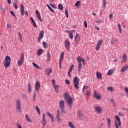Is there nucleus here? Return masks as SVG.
Here are the masks:
<instances>
[{"instance_id":"f257e3e1","label":"nucleus","mask_w":128,"mask_h":128,"mask_svg":"<svg viewBox=\"0 0 128 128\" xmlns=\"http://www.w3.org/2000/svg\"><path fill=\"white\" fill-rule=\"evenodd\" d=\"M16 112H22V104L20 100L18 99L16 100Z\"/></svg>"},{"instance_id":"f03ea898","label":"nucleus","mask_w":128,"mask_h":128,"mask_svg":"<svg viewBox=\"0 0 128 128\" xmlns=\"http://www.w3.org/2000/svg\"><path fill=\"white\" fill-rule=\"evenodd\" d=\"M79 82L80 80L78 78V76H75L73 80V84L76 90H78V88H80V87L78 86Z\"/></svg>"},{"instance_id":"7ed1b4c3","label":"nucleus","mask_w":128,"mask_h":128,"mask_svg":"<svg viewBox=\"0 0 128 128\" xmlns=\"http://www.w3.org/2000/svg\"><path fill=\"white\" fill-rule=\"evenodd\" d=\"M12 60L10 59V56H7L5 60L4 61V66L5 68H8L10 66V60Z\"/></svg>"},{"instance_id":"20e7f679","label":"nucleus","mask_w":128,"mask_h":128,"mask_svg":"<svg viewBox=\"0 0 128 128\" xmlns=\"http://www.w3.org/2000/svg\"><path fill=\"white\" fill-rule=\"evenodd\" d=\"M65 100L68 104L69 108H72V105L73 104V98L70 96H66L65 97Z\"/></svg>"},{"instance_id":"39448f33","label":"nucleus","mask_w":128,"mask_h":128,"mask_svg":"<svg viewBox=\"0 0 128 128\" xmlns=\"http://www.w3.org/2000/svg\"><path fill=\"white\" fill-rule=\"evenodd\" d=\"M59 106H60L61 112L62 114H64L66 113L65 109H64V102L63 100H61L59 102Z\"/></svg>"},{"instance_id":"423d86ee","label":"nucleus","mask_w":128,"mask_h":128,"mask_svg":"<svg viewBox=\"0 0 128 128\" xmlns=\"http://www.w3.org/2000/svg\"><path fill=\"white\" fill-rule=\"evenodd\" d=\"M115 118H116V120H115L116 127V128H120V127L121 126L120 119L118 116H116Z\"/></svg>"},{"instance_id":"0eeeda50","label":"nucleus","mask_w":128,"mask_h":128,"mask_svg":"<svg viewBox=\"0 0 128 128\" xmlns=\"http://www.w3.org/2000/svg\"><path fill=\"white\" fill-rule=\"evenodd\" d=\"M46 114L44 113L43 116H42V128L46 127Z\"/></svg>"},{"instance_id":"6e6552de","label":"nucleus","mask_w":128,"mask_h":128,"mask_svg":"<svg viewBox=\"0 0 128 128\" xmlns=\"http://www.w3.org/2000/svg\"><path fill=\"white\" fill-rule=\"evenodd\" d=\"M64 47L66 48H67L68 50H70V40L66 38L64 41Z\"/></svg>"},{"instance_id":"1a4fd4ad","label":"nucleus","mask_w":128,"mask_h":128,"mask_svg":"<svg viewBox=\"0 0 128 128\" xmlns=\"http://www.w3.org/2000/svg\"><path fill=\"white\" fill-rule=\"evenodd\" d=\"M64 53L62 52L60 55L59 59V68H62V60H64Z\"/></svg>"},{"instance_id":"9d476101","label":"nucleus","mask_w":128,"mask_h":128,"mask_svg":"<svg viewBox=\"0 0 128 128\" xmlns=\"http://www.w3.org/2000/svg\"><path fill=\"white\" fill-rule=\"evenodd\" d=\"M66 32L69 34L70 38L72 40V38H74V30H71L70 31L69 30H66Z\"/></svg>"},{"instance_id":"9b49d317","label":"nucleus","mask_w":128,"mask_h":128,"mask_svg":"<svg viewBox=\"0 0 128 128\" xmlns=\"http://www.w3.org/2000/svg\"><path fill=\"white\" fill-rule=\"evenodd\" d=\"M20 12L21 14V16H24V3H22L20 4Z\"/></svg>"},{"instance_id":"f8f14e48","label":"nucleus","mask_w":128,"mask_h":128,"mask_svg":"<svg viewBox=\"0 0 128 128\" xmlns=\"http://www.w3.org/2000/svg\"><path fill=\"white\" fill-rule=\"evenodd\" d=\"M40 83L38 81H37L35 83L34 89L36 92L40 90Z\"/></svg>"},{"instance_id":"ddd939ff","label":"nucleus","mask_w":128,"mask_h":128,"mask_svg":"<svg viewBox=\"0 0 128 128\" xmlns=\"http://www.w3.org/2000/svg\"><path fill=\"white\" fill-rule=\"evenodd\" d=\"M102 40H100L98 42L96 48V50H98L100 48V46L102 44Z\"/></svg>"},{"instance_id":"4468645a","label":"nucleus","mask_w":128,"mask_h":128,"mask_svg":"<svg viewBox=\"0 0 128 128\" xmlns=\"http://www.w3.org/2000/svg\"><path fill=\"white\" fill-rule=\"evenodd\" d=\"M95 112H98V114H102V109L101 106H96L95 107Z\"/></svg>"},{"instance_id":"2eb2a0df","label":"nucleus","mask_w":128,"mask_h":128,"mask_svg":"<svg viewBox=\"0 0 128 128\" xmlns=\"http://www.w3.org/2000/svg\"><path fill=\"white\" fill-rule=\"evenodd\" d=\"M75 42L77 44H78L80 43V36L78 34H76L75 36Z\"/></svg>"},{"instance_id":"dca6fc26","label":"nucleus","mask_w":128,"mask_h":128,"mask_svg":"<svg viewBox=\"0 0 128 128\" xmlns=\"http://www.w3.org/2000/svg\"><path fill=\"white\" fill-rule=\"evenodd\" d=\"M36 14L37 16V18L38 20H40V22H42V17L40 16V12H38V10H36Z\"/></svg>"},{"instance_id":"f3484780","label":"nucleus","mask_w":128,"mask_h":128,"mask_svg":"<svg viewBox=\"0 0 128 128\" xmlns=\"http://www.w3.org/2000/svg\"><path fill=\"white\" fill-rule=\"evenodd\" d=\"M25 118L26 120L28 122L31 124L33 122L32 120L31 119L30 117L28 114L25 115Z\"/></svg>"},{"instance_id":"a211bd4d","label":"nucleus","mask_w":128,"mask_h":128,"mask_svg":"<svg viewBox=\"0 0 128 128\" xmlns=\"http://www.w3.org/2000/svg\"><path fill=\"white\" fill-rule=\"evenodd\" d=\"M44 72L46 74L47 76H50V74L52 72V70L50 68H48L45 70Z\"/></svg>"},{"instance_id":"6ab92c4d","label":"nucleus","mask_w":128,"mask_h":128,"mask_svg":"<svg viewBox=\"0 0 128 128\" xmlns=\"http://www.w3.org/2000/svg\"><path fill=\"white\" fill-rule=\"evenodd\" d=\"M96 76L98 80H102V75L100 72L96 73Z\"/></svg>"},{"instance_id":"aec40b11","label":"nucleus","mask_w":128,"mask_h":128,"mask_svg":"<svg viewBox=\"0 0 128 128\" xmlns=\"http://www.w3.org/2000/svg\"><path fill=\"white\" fill-rule=\"evenodd\" d=\"M126 60H128V56H126V54H124L122 57V62H126Z\"/></svg>"},{"instance_id":"412c9836","label":"nucleus","mask_w":128,"mask_h":128,"mask_svg":"<svg viewBox=\"0 0 128 128\" xmlns=\"http://www.w3.org/2000/svg\"><path fill=\"white\" fill-rule=\"evenodd\" d=\"M57 113L56 118L58 119V121H60L62 119L60 118V110H57Z\"/></svg>"},{"instance_id":"4be33fe9","label":"nucleus","mask_w":128,"mask_h":128,"mask_svg":"<svg viewBox=\"0 0 128 128\" xmlns=\"http://www.w3.org/2000/svg\"><path fill=\"white\" fill-rule=\"evenodd\" d=\"M44 31L43 30L40 31L38 38H44Z\"/></svg>"},{"instance_id":"5701e85b","label":"nucleus","mask_w":128,"mask_h":128,"mask_svg":"<svg viewBox=\"0 0 128 128\" xmlns=\"http://www.w3.org/2000/svg\"><path fill=\"white\" fill-rule=\"evenodd\" d=\"M24 62V60H22V59L18 60L17 62L18 66H22V64Z\"/></svg>"},{"instance_id":"b1692460","label":"nucleus","mask_w":128,"mask_h":128,"mask_svg":"<svg viewBox=\"0 0 128 128\" xmlns=\"http://www.w3.org/2000/svg\"><path fill=\"white\" fill-rule=\"evenodd\" d=\"M128 70V65H126L125 66H124L121 69V72H124L126 70Z\"/></svg>"},{"instance_id":"393cba45","label":"nucleus","mask_w":128,"mask_h":128,"mask_svg":"<svg viewBox=\"0 0 128 128\" xmlns=\"http://www.w3.org/2000/svg\"><path fill=\"white\" fill-rule=\"evenodd\" d=\"M53 86L54 88V90L56 92V93L58 92V90H60V86L58 85H54Z\"/></svg>"},{"instance_id":"a878e982","label":"nucleus","mask_w":128,"mask_h":128,"mask_svg":"<svg viewBox=\"0 0 128 128\" xmlns=\"http://www.w3.org/2000/svg\"><path fill=\"white\" fill-rule=\"evenodd\" d=\"M28 92H32V84L30 82L28 83Z\"/></svg>"},{"instance_id":"bb28decb","label":"nucleus","mask_w":128,"mask_h":128,"mask_svg":"<svg viewBox=\"0 0 128 128\" xmlns=\"http://www.w3.org/2000/svg\"><path fill=\"white\" fill-rule=\"evenodd\" d=\"M50 52H47L46 62H50Z\"/></svg>"},{"instance_id":"cd10ccee","label":"nucleus","mask_w":128,"mask_h":128,"mask_svg":"<svg viewBox=\"0 0 128 128\" xmlns=\"http://www.w3.org/2000/svg\"><path fill=\"white\" fill-rule=\"evenodd\" d=\"M68 126L70 128H76V126H74V125L73 124V123L72 122H68Z\"/></svg>"},{"instance_id":"c85d7f7f","label":"nucleus","mask_w":128,"mask_h":128,"mask_svg":"<svg viewBox=\"0 0 128 128\" xmlns=\"http://www.w3.org/2000/svg\"><path fill=\"white\" fill-rule=\"evenodd\" d=\"M107 122L108 124V128H110L111 126V120L110 118H108L107 120Z\"/></svg>"},{"instance_id":"c756f323","label":"nucleus","mask_w":128,"mask_h":128,"mask_svg":"<svg viewBox=\"0 0 128 128\" xmlns=\"http://www.w3.org/2000/svg\"><path fill=\"white\" fill-rule=\"evenodd\" d=\"M82 58L80 56H78L77 57V61L78 62V64H82Z\"/></svg>"},{"instance_id":"7c9ffc66","label":"nucleus","mask_w":128,"mask_h":128,"mask_svg":"<svg viewBox=\"0 0 128 128\" xmlns=\"http://www.w3.org/2000/svg\"><path fill=\"white\" fill-rule=\"evenodd\" d=\"M78 116H79V118H81L84 116V114L82 113V110H79L78 112Z\"/></svg>"},{"instance_id":"2f4dec72","label":"nucleus","mask_w":128,"mask_h":128,"mask_svg":"<svg viewBox=\"0 0 128 128\" xmlns=\"http://www.w3.org/2000/svg\"><path fill=\"white\" fill-rule=\"evenodd\" d=\"M88 88V86H84L82 89V92L84 94Z\"/></svg>"},{"instance_id":"473e14b6","label":"nucleus","mask_w":128,"mask_h":128,"mask_svg":"<svg viewBox=\"0 0 128 128\" xmlns=\"http://www.w3.org/2000/svg\"><path fill=\"white\" fill-rule=\"evenodd\" d=\"M114 74V70H110L107 72V76H112Z\"/></svg>"},{"instance_id":"72a5a7b5","label":"nucleus","mask_w":128,"mask_h":128,"mask_svg":"<svg viewBox=\"0 0 128 128\" xmlns=\"http://www.w3.org/2000/svg\"><path fill=\"white\" fill-rule=\"evenodd\" d=\"M44 52V50L42 49H39L38 50L37 54L38 56H40V54H42Z\"/></svg>"},{"instance_id":"f704fd0d","label":"nucleus","mask_w":128,"mask_h":128,"mask_svg":"<svg viewBox=\"0 0 128 128\" xmlns=\"http://www.w3.org/2000/svg\"><path fill=\"white\" fill-rule=\"evenodd\" d=\"M118 29L119 30V32L122 34V26L120 24H118Z\"/></svg>"},{"instance_id":"c9c22d12","label":"nucleus","mask_w":128,"mask_h":128,"mask_svg":"<svg viewBox=\"0 0 128 128\" xmlns=\"http://www.w3.org/2000/svg\"><path fill=\"white\" fill-rule=\"evenodd\" d=\"M32 64L36 68H38V70H42V68H40V66L38 65V64H36V63L33 62Z\"/></svg>"},{"instance_id":"e433bc0d","label":"nucleus","mask_w":128,"mask_h":128,"mask_svg":"<svg viewBox=\"0 0 128 128\" xmlns=\"http://www.w3.org/2000/svg\"><path fill=\"white\" fill-rule=\"evenodd\" d=\"M30 20H31V21L32 22L35 28H36V22H34V18H32V17H31V18H30Z\"/></svg>"},{"instance_id":"4c0bfd02","label":"nucleus","mask_w":128,"mask_h":128,"mask_svg":"<svg viewBox=\"0 0 128 128\" xmlns=\"http://www.w3.org/2000/svg\"><path fill=\"white\" fill-rule=\"evenodd\" d=\"M82 63H79L78 65V72H80V70H82Z\"/></svg>"},{"instance_id":"58836bf2","label":"nucleus","mask_w":128,"mask_h":128,"mask_svg":"<svg viewBox=\"0 0 128 128\" xmlns=\"http://www.w3.org/2000/svg\"><path fill=\"white\" fill-rule=\"evenodd\" d=\"M94 96H100V94L96 91H94Z\"/></svg>"},{"instance_id":"ea45409f","label":"nucleus","mask_w":128,"mask_h":128,"mask_svg":"<svg viewBox=\"0 0 128 128\" xmlns=\"http://www.w3.org/2000/svg\"><path fill=\"white\" fill-rule=\"evenodd\" d=\"M36 110L38 114H40V108L38 106H36Z\"/></svg>"},{"instance_id":"a19ab883","label":"nucleus","mask_w":128,"mask_h":128,"mask_svg":"<svg viewBox=\"0 0 128 128\" xmlns=\"http://www.w3.org/2000/svg\"><path fill=\"white\" fill-rule=\"evenodd\" d=\"M18 34L19 36V38L21 42H22V34L20 33V32H19Z\"/></svg>"},{"instance_id":"79ce46f5","label":"nucleus","mask_w":128,"mask_h":128,"mask_svg":"<svg viewBox=\"0 0 128 128\" xmlns=\"http://www.w3.org/2000/svg\"><path fill=\"white\" fill-rule=\"evenodd\" d=\"M42 44H43V46H44V48H48V44L46 43V42H43Z\"/></svg>"},{"instance_id":"37998d69","label":"nucleus","mask_w":128,"mask_h":128,"mask_svg":"<svg viewBox=\"0 0 128 128\" xmlns=\"http://www.w3.org/2000/svg\"><path fill=\"white\" fill-rule=\"evenodd\" d=\"M58 8L60 10H64V6H62V4H59L58 6Z\"/></svg>"},{"instance_id":"c03bdc74","label":"nucleus","mask_w":128,"mask_h":128,"mask_svg":"<svg viewBox=\"0 0 128 128\" xmlns=\"http://www.w3.org/2000/svg\"><path fill=\"white\" fill-rule=\"evenodd\" d=\"M47 114L48 116L50 118V120H52V118H54L53 115L52 114L48 112Z\"/></svg>"},{"instance_id":"a18cd8bd","label":"nucleus","mask_w":128,"mask_h":128,"mask_svg":"<svg viewBox=\"0 0 128 128\" xmlns=\"http://www.w3.org/2000/svg\"><path fill=\"white\" fill-rule=\"evenodd\" d=\"M74 64H72L70 67V68L68 70V72H72V70H74Z\"/></svg>"},{"instance_id":"49530a36","label":"nucleus","mask_w":128,"mask_h":128,"mask_svg":"<svg viewBox=\"0 0 128 128\" xmlns=\"http://www.w3.org/2000/svg\"><path fill=\"white\" fill-rule=\"evenodd\" d=\"M107 90H110V92H114V88L112 86H108L107 88Z\"/></svg>"},{"instance_id":"de8ad7c7","label":"nucleus","mask_w":128,"mask_h":128,"mask_svg":"<svg viewBox=\"0 0 128 128\" xmlns=\"http://www.w3.org/2000/svg\"><path fill=\"white\" fill-rule=\"evenodd\" d=\"M20 60H24V53H22L20 54Z\"/></svg>"},{"instance_id":"09e8293b","label":"nucleus","mask_w":128,"mask_h":128,"mask_svg":"<svg viewBox=\"0 0 128 128\" xmlns=\"http://www.w3.org/2000/svg\"><path fill=\"white\" fill-rule=\"evenodd\" d=\"M90 90H88L85 93V96H90Z\"/></svg>"},{"instance_id":"8fccbe9b","label":"nucleus","mask_w":128,"mask_h":128,"mask_svg":"<svg viewBox=\"0 0 128 128\" xmlns=\"http://www.w3.org/2000/svg\"><path fill=\"white\" fill-rule=\"evenodd\" d=\"M94 100H101V96H94Z\"/></svg>"},{"instance_id":"3c124183","label":"nucleus","mask_w":128,"mask_h":128,"mask_svg":"<svg viewBox=\"0 0 128 128\" xmlns=\"http://www.w3.org/2000/svg\"><path fill=\"white\" fill-rule=\"evenodd\" d=\"M65 83H66V84H70V82L68 80V79H66V80H65Z\"/></svg>"},{"instance_id":"603ef678","label":"nucleus","mask_w":128,"mask_h":128,"mask_svg":"<svg viewBox=\"0 0 128 128\" xmlns=\"http://www.w3.org/2000/svg\"><path fill=\"white\" fill-rule=\"evenodd\" d=\"M80 1H77L75 4L76 6H80Z\"/></svg>"},{"instance_id":"864d4df0","label":"nucleus","mask_w":128,"mask_h":128,"mask_svg":"<svg viewBox=\"0 0 128 128\" xmlns=\"http://www.w3.org/2000/svg\"><path fill=\"white\" fill-rule=\"evenodd\" d=\"M97 24H102V20L98 19L96 20Z\"/></svg>"},{"instance_id":"5fc2aeb1","label":"nucleus","mask_w":128,"mask_h":128,"mask_svg":"<svg viewBox=\"0 0 128 128\" xmlns=\"http://www.w3.org/2000/svg\"><path fill=\"white\" fill-rule=\"evenodd\" d=\"M16 126L18 128H22L20 124L18 122L16 123Z\"/></svg>"},{"instance_id":"6e6d98bb","label":"nucleus","mask_w":128,"mask_h":128,"mask_svg":"<svg viewBox=\"0 0 128 128\" xmlns=\"http://www.w3.org/2000/svg\"><path fill=\"white\" fill-rule=\"evenodd\" d=\"M10 14H11L12 16H14V18H16V14H14V12L10 11Z\"/></svg>"},{"instance_id":"4d7b16f0","label":"nucleus","mask_w":128,"mask_h":128,"mask_svg":"<svg viewBox=\"0 0 128 128\" xmlns=\"http://www.w3.org/2000/svg\"><path fill=\"white\" fill-rule=\"evenodd\" d=\"M65 14L68 18V10H65Z\"/></svg>"},{"instance_id":"13d9d810","label":"nucleus","mask_w":128,"mask_h":128,"mask_svg":"<svg viewBox=\"0 0 128 128\" xmlns=\"http://www.w3.org/2000/svg\"><path fill=\"white\" fill-rule=\"evenodd\" d=\"M49 10H50L52 12H54V14H56V12H54V9H52V7H50L49 8Z\"/></svg>"},{"instance_id":"bf43d9fd","label":"nucleus","mask_w":128,"mask_h":128,"mask_svg":"<svg viewBox=\"0 0 128 128\" xmlns=\"http://www.w3.org/2000/svg\"><path fill=\"white\" fill-rule=\"evenodd\" d=\"M50 6L53 8H56V6H55L54 4H50Z\"/></svg>"},{"instance_id":"052dcab7","label":"nucleus","mask_w":128,"mask_h":128,"mask_svg":"<svg viewBox=\"0 0 128 128\" xmlns=\"http://www.w3.org/2000/svg\"><path fill=\"white\" fill-rule=\"evenodd\" d=\"M14 8L16 10H18V5L16 3H14Z\"/></svg>"},{"instance_id":"680f3d73","label":"nucleus","mask_w":128,"mask_h":128,"mask_svg":"<svg viewBox=\"0 0 128 128\" xmlns=\"http://www.w3.org/2000/svg\"><path fill=\"white\" fill-rule=\"evenodd\" d=\"M84 25L85 26L86 28H88V23L86 22V21H84Z\"/></svg>"},{"instance_id":"e2e57ef3","label":"nucleus","mask_w":128,"mask_h":128,"mask_svg":"<svg viewBox=\"0 0 128 128\" xmlns=\"http://www.w3.org/2000/svg\"><path fill=\"white\" fill-rule=\"evenodd\" d=\"M55 82H56V80H54V79H52V84L53 86H56Z\"/></svg>"},{"instance_id":"0e129e2a","label":"nucleus","mask_w":128,"mask_h":128,"mask_svg":"<svg viewBox=\"0 0 128 128\" xmlns=\"http://www.w3.org/2000/svg\"><path fill=\"white\" fill-rule=\"evenodd\" d=\"M124 92H126L127 94H128V87H125Z\"/></svg>"},{"instance_id":"69168bd1","label":"nucleus","mask_w":128,"mask_h":128,"mask_svg":"<svg viewBox=\"0 0 128 128\" xmlns=\"http://www.w3.org/2000/svg\"><path fill=\"white\" fill-rule=\"evenodd\" d=\"M109 100L112 103L114 104V98L110 99Z\"/></svg>"},{"instance_id":"338daca9","label":"nucleus","mask_w":128,"mask_h":128,"mask_svg":"<svg viewBox=\"0 0 128 128\" xmlns=\"http://www.w3.org/2000/svg\"><path fill=\"white\" fill-rule=\"evenodd\" d=\"M64 96H69V95H68V92H65L64 94Z\"/></svg>"},{"instance_id":"774afa93","label":"nucleus","mask_w":128,"mask_h":128,"mask_svg":"<svg viewBox=\"0 0 128 128\" xmlns=\"http://www.w3.org/2000/svg\"><path fill=\"white\" fill-rule=\"evenodd\" d=\"M106 1H103V6L104 8H106Z\"/></svg>"}]
</instances>
